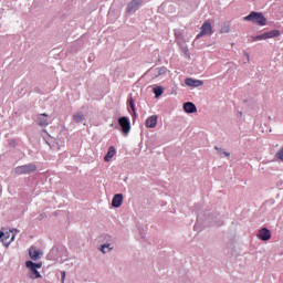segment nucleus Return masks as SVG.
I'll return each instance as SVG.
<instances>
[{
    "label": "nucleus",
    "instance_id": "nucleus-27",
    "mask_svg": "<svg viewBox=\"0 0 283 283\" xmlns=\"http://www.w3.org/2000/svg\"><path fill=\"white\" fill-rule=\"evenodd\" d=\"M105 249H107V248H103V244H102L99 251H101L102 253H108V251L105 250Z\"/></svg>",
    "mask_w": 283,
    "mask_h": 283
},
{
    "label": "nucleus",
    "instance_id": "nucleus-4",
    "mask_svg": "<svg viewBox=\"0 0 283 283\" xmlns=\"http://www.w3.org/2000/svg\"><path fill=\"white\" fill-rule=\"evenodd\" d=\"M118 125L119 127H122V132L125 136H127V134H129V132L132 130V123L129 122V117H119Z\"/></svg>",
    "mask_w": 283,
    "mask_h": 283
},
{
    "label": "nucleus",
    "instance_id": "nucleus-17",
    "mask_svg": "<svg viewBox=\"0 0 283 283\" xmlns=\"http://www.w3.org/2000/svg\"><path fill=\"white\" fill-rule=\"evenodd\" d=\"M9 238L10 232L0 231V240L6 247H10V241H8Z\"/></svg>",
    "mask_w": 283,
    "mask_h": 283
},
{
    "label": "nucleus",
    "instance_id": "nucleus-15",
    "mask_svg": "<svg viewBox=\"0 0 283 283\" xmlns=\"http://www.w3.org/2000/svg\"><path fill=\"white\" fill-rule=\"evenodd\" d=\"M153 75L155 76V78H158V76H163L165 74H167V67L161 66V67H157L151 70Z\"/></svg>",
    "mask_w": 283,
    "mask_h": 283
},
{
    "label": "nucleus",
    "instance_id": "nucleus-36",
    "mask_svg": "<svg viewBox=\"0 0 283 283\" xmlns=\"http://www.w3.org/2000/svg\"><path fill=\"white\" fill-rule=\"evenodd\" d=\"M1 193H2V189H1V187H0V196H1Z\"/></svg>",
    "mask_w": 283,
    "mask_h": 283
},
{
    "label": "nucleus",
    "instance_id": "nucleus-1",
    "mask_svg": "<svg viewBox=\"0 0 283 283\" xmlns=\"http://www.w3.org/2000/svg\"><path fill=\"white\" fill-rule=\"evenodd\" d=\"M243 21H251L259 25H266V18H264V14L255 11H252L249 15L244 17Z\"/></svg>",
    "mask_w": 283,
    "mask_h": 283
},
{
    "label": "nucleus",
    "instance_id": "nucleus-2",
    "mask_svg": "<svg viewBox=\"0 0 283 283\" xmlns=\"http://www.w3.org/2000/svg\"><path fill=\"white\" fill-rule=\"evenodd\" d=\"M280 34H282L280 30H272V31H268L262 34L252 36V41H266V39H275L280 36Z\"/></svg>",
    "mask_w": 283,
    "mask_h": 283
},
{
    "label": "nucleus",
    "instance_id": "nucleus-25",
    "mask_svg": "<svg viewBox=\"0 0 283 283\" xmlns=\"http://www.w3.org/2000/svg\"><path fill=\"white\" fill-rule=\"evenodd\" d=\"M33 266L36 270V269H41L43 266V264L42 263H34L33 262Z\"/></svg>",
    "mask_w": 283,
    "mask_h": 283
},
{
    "label": "nucleus",
    "instance_id": "nucleus-32",
    "mask_svg": "<svg viewBox=\"0 0 283 283\" xmlns=\"http://www.w3.org/2000/svg\"><path fill=\"white\" fill-rule=\"evenodd\" d=\"M244 56H245V59H247V61L249 63L250 59H249V54L247 52H244Z\"/></svg>",
    "mask_w": 283,
    "mask_h": 283
},
{
    "label": "nucleus",
    "instance_id": "nucleus-24",
    "mask_svg": "<svg viewBox=\"0 0 283 283\" xmlns=\"http://www.w3.org/2000/svg\"><path fill=\"white\" fill-rule=\"evenodd\" d=\"M113 243H104L103 249H107L108 253L109 251H114V247H112Z\"/></svg>",
    "mask_w": 283,
    "mask_h": 283
},
{
    "label": "nucleus",
    "instance_id": "nucleus-7",
    "mask_svg": "<svg viewBox=\"0 0 283 283\" xmlns=\"http://www.w3.org/2000/svg\"><path fill=\"white\" fill-rule=\"evenodd\" d=\"M256 237L259 238V240H262V242H268V240H271V230H269L268 228H262L261 230H259Z\"/></svg>",
    "mask_w": 283,
    "mask_h": 283
},
{
    "label": "nucleus",
    "instance_id": "nucleus-18",
    "mask_svg": "<svg viewBox=\"0 0 283 283\" xmlns=\"http://www.w3.org/2000/svg\"><path fill=\"white\" fill-rule=\"evenodd\" d=\"M74 123H83L85 120V115L83 113H76L73 115Z\"/></svg>",
    "mask_w": 283,
    "mask_h": 283
},
{
    "label": "nucleus",
    "instance_id": "nucleus-11",
    "mask_svg": "<svg viewBox=\"0 0 283 283\" xmlns=\"http://www.w3.org/2000/svg\"><path fill=\"white\" fill-rule=\"evenodd\" d=\"M201 34H205L206 36H211V34H213V28L211 27V23L205 22L201 25Z\"/></svg>",
    "mask_w": 283,
    "mask_h": 283
},
{
    "label": "nucleus",
    "instance_id": "nucleus-10",
    "mask_svg": "<svg viewBox=\"0 0 283 283\" xmlns=\"http://www.w3.org/2000/svg\"><path fill=\"white\" fill-rule=\"evenodd\" d=\"M184 112H186V114H196V112H198V107H196L193 102H186L184 103Z\"/></svg>",
    "mask_w": 283,
    "mask_h": 283
},
{
    "label": "nucleus",
    "instance_id": "nucleus-14",
    "mask_svg": "<svg viewBox=\"0 0 283 283\" xmlns=\"http://www.w3.org/2000/svg\"><path fill=\"white\" fill-rule=\"evenodd\" d=\"M29 255L31 260H39L41 258V251L36 250L35 247L29 249Z\"/></svg>",
    "mask_w": 283,
    "mask_h": 283
},
{
    "label": "nucleus",
    "instance_id": "nucleus-16",
    "mask_svg": "<svg viewBox=\"0 0 283 283\" xmlns=\"http://www.w3.org/2000/svg\"><path fill=\"white\" fill-rule=\"evenodd\" d=\"M113 156H116V148L114 146H111L108 148L107 154L104 157L105 163H109V160H112Z\"/></svg>",
    "mask_w": 283,
    "mask_h": 283
},
{
    "label": "nucleus",
    "instance_id": "nucleus-30",
    "mask_svg": "<svg viewBox=\"0 0 283 283\" xmlns=\"http://www.w3.org/2000/svg\"><path fill=\"white\" fill-rule=\"evenodd\" d=\"M201 36H206L205 34H202V31H200V33L197 34L196 39H200Z\"/></svg>",
    "mask_w": 283,
    "mask_h": 283
},
{
    "label": "nucleus",
    "instance_id": "nucleus-20",
    "mask_svg": "<svg viewBox=\"0 0 283 283\" xmlns=\"http://www.w3.org/2000/svg\"><path fill=\"white\" fill-rule=\"evenodd\" d=\"M164 92H165V90L163 88V86H157L154 88V94H155L156 98H158V96H163Z\"/></svg>",
    "mask_w": 283,
    "mask_h": 283
},
{
    "label": "nucleus",
    "instance_id": "nucleus-28",
    "mask_svg": "<svg viewBox=\"0 0 283 283\" xmlns=\"http://www.w3.org/2000/svg\"><path fill=\"white\" fill-rule=\"evenodd\" d=\"M214 149H216V151H219V154H222V151H224V150H222V148H220L218 146H216Z\"/></svg>",
    "mask_w": 283,
    "mask_h": 283
},
{
    "label": "nucleus",
    "instance_id": "nucleus-22",
    "mask_svg": "<svg viewBox=\"0 0 283 283\" xmlns=\"http://www.w3.org/2000/svg\"><path fill=\"white\" fill-rule=\"evenodd\" d=\"M275 158L283 163V147L275 154Z\"/></svg>",
    "mask_w": 283,
    "mask_h": 283
},
{
    "label": "nucleus",
    "instance_id": "nucleus-21",
    "mask_svg": "<svg viewBox=\"0 0 283 283\" xmlns=\"http://www.w3.org/2000/svg\"><path fill=\"white\" fill-rule=\"evenodd\" d=\"M104 240H105V243L114 244V237L109 234H105Z\"/></svg>",
    "mask_w": 283,
    "mask_h": 283
},
{
    "label": "nucleus",
    "instance_id": "nucleus-33",
    "mask_svg": "<svg viewBox=\"0 0 283 283\" xmlns=\"http://www.w3.org/2000/svg\"><path fill=\"white\" fill-rule=\"evenodd\" d=\"M222 154L223 156H227V157L231 156V154H229L228 151H222Z\"/></svg>",
    "mask_w": 283,
    "mask_h": 283
},
{
    "label": "nucleus",
    "instance_id": "nucleus-29",
    "mask_svg": "<svg viewBox=\"0 0 283 283\" xmlns=\"http://www.w3.org/2000/svg\"><path fill=\"white\" fill-rule=\"evenodd\" d=\"M214 149H216V151H219V154H222V151H224V150H222V148H220L218 146H216Z\"/></svg>",
    "mask_w": 283,
    "mask_h": 283
},
{
    "label": "nucleus",
    "instance_id": "nucleus-34",
    "mask_svg": "<svg viewBox=\"0 0 283 283\" xmlns=\"http://www.w3.org/2000/svg\"><path fill=\"white\" fill-rule=\"evenodd\" d=\"M9 242H10V243H11V242H14V234H12V237H11V239H10Z\"/></svg>",
    "mask_w": 283,
    "mask_h": 283
},
{
    "label": "nucleus",
    "instance_id": "nucleus-8",
    "mask_svg": "<svg viewBox=\"0 0 283 283\" xmlns=\"http://www.w3.org/2000/svg\"><path fill=\"white\" fill-rule=\"evenodd\" d=\"M35 123L40 127H48V125H50V122L48 120V114L43 113L38 115Z\"/></svg>",
    "mask_w": 283,
    "mask_h": 283
},
{
    "label": "nucleus",
    "instance_id": "nucleus-13",
    "mask_svg": "<svg viewBox=\"0 0 283 283\" xmlns=\"http://www.w3.org/2000/svg\"><path fill=\"white\" fill-rule=\"evenodd\" d=\"M123 205V193H117L113 197L112 207L118 209Z\"/></svg>",
    "mask_w": 283,
    "mask_h": 283
},
{
    "label": "nucleus",
    "instance_id": "nucleus-23",
    "mask_svg": "<svg viewBox=\"0 0 283 283\" xmlns=\"http://www.w3.org/2000/svg\"><path fill=\"white\" fill-rule=\"evenodd\" d=\"M230 30L231 29L229 28V25H224V27L221 28L220 33L221 34H229Z\"/></svg>",
    "mask_w": 283,
    "mask_h": 283
},
{
    "label": "nucleus",
    "instance_id": "nucleus-5",
    "mask_svg": "<svg viewBox=\"0 0 283 283\" xmlns=\"http://www.w3.org/2000/svg\"><path fill=\"white\" fill-rule=\"evenodd\" d=\"M27 269L30 270V274L29 277L31 280H39L41 279V272H39V270L34 269V262L33 261H27L25 263Z\"/></svg>",
    "mask_w": 283,
    "mask_h": 283
},
{
    "label": "nucleus",
    "instance_id": "nucleus-3",
    "mask_svg": "<svg viewBox=\"0 0 283 283\" xmlns=\"http://www.w3.org/2000/svg\"><path fill=\"white\" fill-rule=\"evenodd\" d=\"M36 169V165L34 164H27L22 166H18L14 169V174L18 176H23V174H32Z\"/></svg>",
    "mask_w": 283,
    "mask_h": 283
},
{
    "label": "nucleus",
    "instance_id": "nucleus-12",
    "mask_svg": "<svg viewBox=\"0 0 283 283\" xmlns=\"http://www.w3.org/2000/svg\"><path fill=\"white\" fill-rule=\"evenodd\" d=\"M156 125H158V116L151 115L146 119V127H148L149 129H154Z\"/></svg>",
    "mask_w": 283,
    "mask_h": 283
},
{
    "label": "nucleus",
    "instance_id": "nucleus-26",
    "mask_svg": "<svg viewBox=\"0 0 283 283\" xmlns=\"http://www.w3.org/2000/svg\"><path fill=\"white\" fill-rule=\"evenodd\" d=\"M61 282L65 283V271L61 272Z\"/></svg>",
    "mask_w": 283,
    "mask_h": 283
},
{
    "label": "nucleus",
    "instance_id": "nucleus-19",
    "mask_svg": "<svg viewBox=\"0 0 283 283\" xmlns=\"http://www.w3.org/2000/svg\"><path fill=\"white\" fill-rule=\"evenodd\" d=\"M128 105H129L133 114L136 116V102L134 101V97L128 98Z\"/></svg>",
    "mask_w": 283,
    "mask_h": 283
},
{
    "label": "nucleus",
    "instance_id": "nucleus-6",
    "mask_svg": "<svg viewBox=\"0 0 283 283\" xmlns=\"http://www.w3.org/2000/svg\"><path fill=\"white\" fill-rule=\"evenodd\" d=\"M140 6H143V0H132L130 2H128L126 8L127 14H132L140 10Z\"/></svg>",
    "mask_w": 283,
    "mask_h": 283
},
{
    "label": "nucleus",
    "instance_id": "nucleus-31",
    "mask_svg": "<svg viewBox=\"0 0 283 283\" xmlns=\"http://www.w3.org/2000/svg\"><path fill=\"white\" fill-rule=\"evenodd\" d=\"M201 36H206L205 34H202V31H200V33L197 34L196 39H200Z\"/></svg>",
    "mask_w": 283,
    "mask_h": 283
},
{
    "label": "nucleus",
    "instance_id": "nucleus-9",
    "mask_svg": "<svg viewBox=\"0 0 283 283\" xmlns=\"http://www.w3.org/2000/svg\"><path fill=\"white\" fill-rule=\"evenodd\" d=\"M185 84L188 85V87H202L205 85V82L201 80H193L191 77H187L185 80Z\"/></svg>",
    "mask_w": 283,
    "mask_h": 283
},
{
    "label": "nucleus",
    "instance_id": "nucleus-35",
    "mask_svg": "<svg viewBox=\"0 0 283 283\" xmlns=\"http://www.w3.org/2000/svg\"><path fill=\"white\" fill-rule=\"evenodd\" d=\"M13 231H14L15 233H19V230H17V229H14Z\"/></svg>",
    "mask_w": 283,
    "mask_h": 283
}]
</instances>
